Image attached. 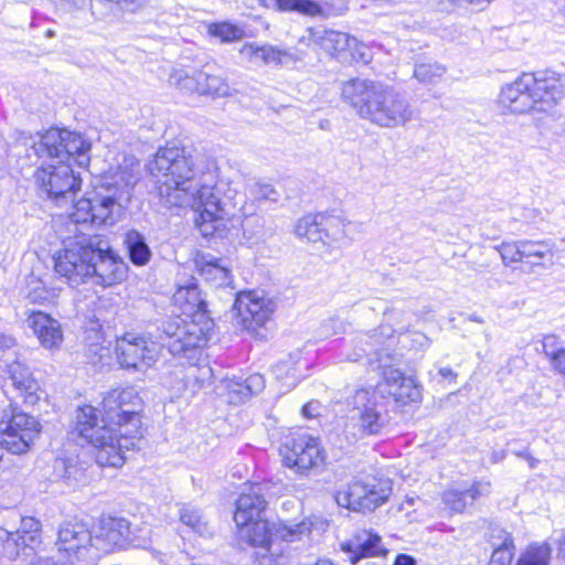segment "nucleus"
Returning a JSON list of instances; mask_svg holds the SVG:
<instances>
[{"label":"nucleus","instance_id":"f257e3e1","mask_svg":"<svg viewBox=\"0 0 565 565\" xmlns=\"http://www.w3.org/2000/svg\"><path fill=\"white\" fill-rule=\"evenodd\" d=\"M147 167L164 206H191L203 236H223L234 221L236 191L218 179L213 159H194L184 148L166 146Z\"/></svg>","mask_w":565,"mask_h":565},{"label":"nucleus","instance_id":"f03ea898","mask_svg":"<svg viewBox=\"0 0 565 565\" xmlns=\"http://www.w3.org/2000/svg\"><path fill=\"white\" fill-rule=\"evenodd\" d=\"M138 404L132 391H108L100 407H77L72 434L94 448L98 466L121 467L125 452L138 448L142 438Z\"/></svg>","mask_w":565,"mask_h":565},{"label":"nucleus","instance_id":"7ed1b4c3","mask_svg":"<svg viewBox=\"0 0 565 565\" xmlns=\"http://www.w3.org/2000/svg\"><path fill=\"white\" fill-rule=\"evenodd\" d=\"M30 140L26 157L43 160L35 172L41 190L57 206L73 202L82 181L71 168L70 160L73 159L79 167L88 166L90 143L79 134L58 128Z\"/></svg>","mask_w":565,"mask_h":565},{"label":"nucleus","instance_id":"20e7f679","mask_svg":"<svg viewBox=\"0 0 565 565\" xmlns=\"http://www.w3.org/2000/svg\"><path fill=\"white\" fill-rule=\"evenodd\" d=\"M342 97L361 119L380 128L404 127L415 119L407 98L381 82L350 79L342 85Z\"/></svg>","mask_w":565,"mask_h":565},{"label":"nucleus","instance_id":"39448f33","mask_svg":"<svg viewBox=\"0 0 565 565\" xmlns=\"http://www.w3.org/2000/svg\"><path fill=\"white\" fill-rule=\"evenodd\" d=\"M138 180V171L134 168H119L74 204L67 225L75 228L89 224L114 225L130 202L132 189Z\"/></svg>","mask_w":565,"mask_h":565},{"label":"nucleus","instance_id":"423d86ee","mask_svg":"<svg viewBox=\"0 0 565 565\" xmlns=\"http://www.w3.org/2000/svg\"><path fill=\"white\" fill-rule=\"evenodd\" d=\"M564 97V84L561 74L543 70L524 73L513 83L504 86L500 103L514 114L532 110L548 111Z\"/></svg>","mask_w":565,"mask_h":565},{"label":"nucleus","instance_id":"0eeeda50","mask_svg":"<svg viewBox=\"0 0 565 565\" xmlns=\"http://www.w3.org/2000/svg\"><path fill=\"white\" fill-rule=\"evenodd\" d=\"M200 320H183L180 317L170 318L162 322L161 330L166 335L167 345L173 355H186L205 345L210 339L213 322L204 320V316H199Z\"/></svg>","mask_w":565,"mask_h":565},{"label":"nucleus","instance_id":"6e6552de","mask_svg":"<svg viewBox=\"0 0 565 565\" xmlns=\"http://www.w3.org/2000/svg\"><path fill=\"white\" fill-rule=\"evenodd\" d=\"M88 239L90 235L83 233L65 237L63 249L54 256L55 273L65 278L72 287L85 282L89 277L93 252L88 247Z\"/></svg>","mask_w":565,"mask_h":565},{"label":"nucleus","instance_id":"1a4fd4ad","mask_svg":"<svg viewBox=\"0 0 565 565\" xmlns=\"http://www.w3.org/2000/svg\"><path fill=\"white\" fill-rule=\"evenodd\" d=\"M148 534L147 526L132 524L125 518H102L94 533L95 553L90 557L97 559L102 553H109L115 547H122L127 544L139 545L147 541Z\"/></svg>","mask_w":565,"mask_h":565},{"label":"nucleus","instance_id":"9d476101","mask_svg":"<svg viewBox=\"0 0 565 565\" xmlns=\"http://www.w3.org/2000/svg\"><path fill=\"white\" fill-rule=\"evenodd\" d=\"M115 351L121 367L145 372L158 361L161 345L147 334L126 333L117 340Z\"/></svg>","mask_w":565,"mask_h":565},{"label":"nucleus","instance_id":"9b49d317","mask_svg":"<svg viewBox=\"0 0 565 565\" xmlns=\"http://www.w3.org/2000/svg\"><path fill=\"white\" fill-rule=\"evenodd\" d=\"M88 247L93 252L88 278L103 286H113L125 279L127 265L110 247L108 241L98 235H90Z\"/></svg>","mask_w":565,"mask_h":565},{"label":"nucleus","instance_id":"f8f14e48","mask_svg":"<svg viewBox=\"0 0 565 565\" xmlns=\"http://www.w3.org/2000/svg\"><path fill=\"white\" fill-rule=\"evenodd\" d=\"M238 527L242 536L250 545L263 547L266 551L270 550L274 534L282 541L297 542L311 533V524L307 522L270 524L267 518L252 521Z\"/></svg>","mask_w":565,"mask_h":565},{"label":"nucleus","instance_id":"ddd939ff","mask_svg":"<svg viewBox=\"0 0 565 565\" xmlns=\"http://www.w3.org/2000/svg\"><path fill=\"white\" fill-rule=\"evenodd\" d=\"M282 462L300 475L324 466L327 454L318 438L302 434L287 440L280 448Z\"/></svg>","mask_w":565,"mask_h":565},{"label":"nucleus","instance_id":"4468645a","mask_svg":"<svg viewBox=\"0 0 565 565\" xmlns=\"http://www.w3.org/2000/svg\"><path fill=\"white\" fill-rule=\"evenodd\" d=\"M40 433L38 419L22 412L0 420V445L12 454L26 452Z\"/></svg>","mask_w":565,"mask_h":565},{"label":"nucleus","instance_id":"2eb2a0df","mask_svg":"<svg viewBox=\"0 0 565 565\" xmlns=\"http://www.w3.org/2000/svg\"><path fill=\"white\" fill-rule=\"evenodd\" d=\"M391 487L386 483L364 484L352 482L345 489L335 493L334 499L339 507L355 512L373 511L383 504L391 494Z\"/></svg>","mask_w":565,"mask_h":565},{"label":"nucleus","instance_id":"dca6fc26","mask_svg":"<svg viewBox=\"0 0 565 565\" xmlns=\"http://www.w3.org/2000/svg\"><path fill=\"white\" fill-rule=\"evenodd\" d=\"M234 309L245 329L256 330L270 319L276 306L263 291H247L236 296Z\"/></svg>","mask_w":565,"mask_h":565},{"label":"nucleus","instance_id":"f3484780","mask_svg":"<svg viewBox=\"0 0 565 565\" xmlns=\"http://www.w3.org/2000/svg\"><path fill=\"white\" fill-rule=\"evenodd\" d=\"M56 546L60 552H65L70 557L94 561L90 557L95 553L94 534L84 522H64L57 533Z\"/></svg>","mask_w":565,"mask_h":565},{"label":"nucleus","instance_id":"a211bd4d","mask_svg":"<svg viewBox=\"0 0 565 565\" xmlns=\"http://www.w3.org/2000/svg\"><path fill=\"white\" fill-rule=\"evenodd\" d=\"M243 61L254 65H289L302 60V55L280 50L270 44H259L257 42H247L238 50Z\"/></svg>","mask_w":565,"mask_h":565},{"label":"nucleus","instance_id":"6ab92c4d","mask_svg":"<svg viewBox=\"0 0 565 565\" xmlns=\"http://www.w3.org/2000/svg\"><path fill=\"white\" fill-rule=\"evenodd\" d=\"M307 34L299 39V44L317 45L332 56H340L353 50L358 41L348 33L327 30L322 26L307 29Z\"/></svg>","mask_w":565,"mask_h":565},{"label":"nucleus","instance_id":"aec40b11","mask_svg":"<svg viewBox=\"0 0 565 565\" xmlns=\"http://www.w3.org/2000/svg\"><path fill=\"white\" fill-rule=\"evenodd\" d=\"M264 491V484L255 483L247 491L241 493L234 513V521L237 526L266 518L267 501Z\"/></svg>","mask_w":565,"mask_h":565},{"label":"nucleus","instance_id":"412c9836","mask_svg":"<svg viewBox=\"0 0 565 565\" xmlns=\"http://www.w3.org/2000/svg\"><path fill=\"white\" fill-rule=\"evenodd\" d=\"M341 551L351 565H356L362 558L386 552L381 544V536L366 530H359L349 540L342 542Z\"/></svg>","mask_w":565,"mask_h":565},{"label":"nucleus","instance_id":"4be33fe9","mask_svg":"<svg viewBox=\"0 0 565 565\" xmlns=\"http://www.w3.org/2000/svg\"><path fill=\"white\" fill-rule=\"evenodd\" d=\"M26 321L45 349L60 348L63 342V331L57 320L44 312L36 311L32 312Z\"/></svg>","mask_w":565,"mask_h":565},{"label":"nucleus","instance_id":"5701e85b","mask_svg":"<svg viewBox=\"0 0 565 565\" xmlns=\"http://www.w3.org/2000/svg\"><path fill=\"white\" fill-rule=\"evenodd\" d=\"M199 275L214 287H227L232 285L231 270L223 260L205 253H200L194 259Z\"/></svg>","mask_w":565,"mask_h":565},{"label":"nucleus","instance_id":"b1692460","mask_svg":"<svg viewBox=\"0 0 565 565\" xmlns=\"http://www.w3.org/2000/svg\"><path fill=\"white\" fill-rule=\"evenodd\" d=\"M358 424L365 435H377L388 424V415L376 404H367L359 411Z\"/></svg>","mask_w":565,"mask_h":565},{"label":"nucleus","instance_id":"393cba45","mask_svg":"<svg viewBox=\"0 0 565 565\" xmlns=\"http://www.w3.org/2000/svg\"><path fill=\"white\" fill-rule=\"evenodd\" d=\"M125 245L134 265L145 266L149 263L152 255L151 249L141 233L136 230L128 231L125 236Z\"/></svg>","mask_w":565,"mask_h":565},{"label":"nucleus","instance_id":"a878e982","mask_svg":"<svg viewBox=\"0 0 565 565\" xmlns=\"http://www.w3.org/2000/svg\"><path fill=\"white\" fill-rule=\"evenodd\" d=\"M179 519L182 524L191 529L194 533L205 535L209 533L207 522L202 511L191 504H179Z\"/></svg>","mask_w":565,"mask_h":565},{"label":"nucleus","instance_id":"bb28decb","mask_svg":"<svg viewBox=\"0 0 565 565\" xmlns=\"http://www.w3.org/2000/svg\"><path fill=\"white\" fill-rule=\"evenodd\" d=\"M295 233L299 238L311 243L323 242L320 214H308L298 220Z\"/></svg>","mask_w":565,"mask_h":565},{"label":"nucleus","instance_id":"cd10ccee","mask_svg":"<svg viewBox=\"0 0 565 565\" xmlns=\"http://www.w3.org/2000/svg\"><path fill=\"white\" fill-rule=\"evenodd\" d=\"M54 472L68 483L82 481L85 477V468L77 458H57Z\"/></svg>","mask_w":565,"mask_h":565},{"label":"nucleus","instance_id":"c85d7f7f","mask_svg":"<svg viewBox=\"0 0 565 565\" xmlns=\"http://www.w3.org/2000/svg\"><path fill=\"white\" fill-rule=\"evenodd\" d=\"M244 243L252 246L263 241L266 235L265 220L263 216L252 214L241 222Z\"/></svg>","mask_w":565,"mask_h":565},{"label":"nucleus","instance_id":"c756f323","mask_svg":"<svg viewBox=\"0 0 565 565\" xmlns=\"http://www.w3.org/2000/svg\"><path fill=\"white\" fill-rule=\"evenodd\" d=\"M173 299L175 303L184 306V312L189 313L201 310L204 305L198 286L194 282L180 287L174 294Z\"/></svg>","mask_w":565,"mask_h":565},{"label":"nucleus","instance_id":"7c9ffc66","mask_svg":"<svg viewBox=\"0 0 565 565\" xmlns=\"http://www.w3.org/2000/svg\"><path fill=\"white\" fill-rule=\"evenodd\" d=\"M41 523L32 516L21 519V524L15 533L20 534V544L22 547L35 548L40 544Z\"/></svg>","mask_w":565,"mask_h":565},{"label":"nucleus","instance_id":"2f4dec72","mask_svg":"<svg viewBox=\"0 0 565 565\" xmlns=\"http://www.w3.org/2000/svg\"><path fill=\"white\" fill-rule=\"evenodd\" d=\"M199 79L202 82L201 86L199 87L200 95L223 97L230 93L228 84L218 75H211L200 71Z\"/></svg>","mask_w":565,"mask_h":565},{"label":"nucleus","instance_id":"473e14b6","mask_svg":"<svg viewBox=\"0 0 565 565\" xmlns=\"http://www.w3.org/2000/svg\"><path fill=\"white\" fill-rule=\"evenodd\" d=\"M551 547L547 544H531L519 557L516 565H548Z\"/></svg>","mask_w":565,"mask_h":565},{"label":"nucleus","instance_id":"72a5a7b5","mask_svg":"<svg viewBox=\"0 0 565 565\" xmlns=\"http://www.w3.org/2000/svg\"><path fill=\"white\" fill-rule=\"evenodd\" d=\"M521 256L524 258L544 259L553 256L554 244L547 241L520 239Z\"/></svg>","mask_w":565,"mask_h":565},{"label":"nucleus","instance_id":"f704fd0d","mask_svg":"<svg viewBox=\"0 0 565 565\" xmlns=\"http://www.w3.org/2000/svg\"><path fill=\"white\" fill-rule=\"evenodd\" d=\"M209 34L218 38L224 43H230L244 39L245 30L230 22H218L209 25Z\"/></svg>","mask_w":565,"mask_h":565},{"label":"nucleus","instance_id":"c9c22d12","mask_svg":"<svg viewBox=\"0 0 565 565\" xmlns=\"http://www.w3.org/2000/svg\"><path fill=\"white\" fill-rule=\"evenodd\" d=\"M10 385L14 388H31L34 382L30 369L21 362H13L7 370Z\"/></svg>","mask_w":565,"mask_h":565},{"label":"nucleus","instance_id":"e433bc0d","mask_svg":"<svg viewBox=\"0 0 565 565\" xmlns=\"http://www.w3.org/2000/svg\"><path fill=\"white\" fill-rule=\"evenodd\" d=\"M382 376L384 383L388 386H397L398 388H417L418 383L413 375L406 376L401 370L395 367H383Z\"/></svg>","mask_w":565,"mask_h":565},{"label":"nucleus","instance_id":"4c0bfd02","mask_svg":"<svg viewBox=\"0 0 565 565\" xmlns=\"http://www.w3.org/2000/svg\"><path fill=\"white\" fill-rule=\"evenodd\" d=\"M281 11H296L306 15H318L321 13L320 6L312 0H276Z\"/></svg>","mask_w":565,"mask_h":565},{"label":"nucleus","instance_id":"58836bf2","mask_svg":"<svg viewBox=\"0 0 565 565\" xmlns=\"http://www.w3.org/2000/svg\"><path fill=\"white\" fill-rule=\"evenodd\" d=\"M320 214V221L322 226V235L323 239L329 238L331 241H339L344 236V224L341 217L326 214V213H319Z\"/></svg>","mask_w":565,"mask_h":565},{"label":"nucleus","instance_id":"ea45409f","mask_svg":"<svg viewBox=\"0 0 565 565\" xmlns=\"http://www.w3.org/2000/svg\"><path fill=\"white\" fill-rule=\"evenodd\" d=\"M445 73V68L437 63H423L416 65L414 76L424 84H433L439 81Z\"/></svg>","mask_w":565,"mask_h":565},{"label":"nucleus","instance_id":"a19ab883","mask_svg":"<svg viewBox=\"0 0 565 565\" xmlns=\"http://www.w3.org/2000/svg\"><path fill=\"white\" fill-rule=\"evenodd\" d=\"M299 352L290 354V361H280L275 365L274 373L281 385L294 387L298 384L296 382L295 370L292 371V373H290V363H296V360H299Z\"/></svg>","mask_w":565,"mask_h":565},{"label":"nucleus","instance_id":"79ce46f5","mask_svg":"<svg viewBox=\"0 0 565 565\" xmlns=\"http://www.w3.org/2000/svg\"><path fill=\"white\" fill-rule=\"evenodd\" d=\"M443 501L456 513L463 512L467 507L471 505L466 490L449 489L444 492Z\"/></svg>","mask_w":565,"mask_h":565},{"label":"nucleus","instance_id":"37998d69","mask_svg":"<svg viewBox=\"0 0 565 565\" xmlns=\"http://www.w3.org/2000/svg\"><path fill=\"white\" fill-rule=\"evenodd\" d=\"M494 248L500 253L502 263L505 266L522 262L520 241L503 242Z\"/></svg>","mask_w":565,"mask_h":565},{"label":"nucleus","instance_id":"c03bdc74","mask_svg":"<svg viewBox=\"0 0 565 565\" xmlns=\"http://www.w3.org/2000/svg\"><path fill=\"white\" fill-rule=\"evenodd\" d=\"M513 548L512 539H505L503 543L492 552L488 565H511Z\"/></svg>","mask_w":565,"mask_h":565},{"label":"nucleus","instance_id":"a18cd8bd","mask_svg":"<svg viewBox=\"0 0 565 565\" xmlns=\"http://www.w3.org/2000/svg\"><path fill=\"white\" fill-rule=\"evenodd\" d=\"M199 73L200 71L193 72L192 75H189L184 72L177 73L173 78L175 79V85L179 87L180 90H183L185 93H198L199 94V87L201 86L202 82L199 79Z\"/></svg>","mask_w":565,"mask_h":565},{"label":"nucleus","instance_id":"49530a36","mask_svg":"<svg viewBox=\"0 0 565 565\" xmlns=\"http://www.w3.org/2000/svg\"><path fill=\"white\" fill-rule=\"evenodd\" d=\"M211 369L209 366L199 367L195 365H191L186 370V382L185 387L188 386H205L210 385V383H206L205 380L210 379L211 375Z\"/></svg>","mask_w":565,"mask_h":565},{"label":"nucleus","instance_id":"de8ad7c7","mask_svg":"<svg viewBox=\"0 0 565 565\" xmlns=\"http://www.w3.org/2000/svg\"><path fill=\"white\" fill-rule=\"evenodd\" d=\"M58 296V290L55 288H46L43 281H39L38 286L30 290L28 298L34 303L52 302Z\"/></svg>","mask_w":565,"mask_h":565},{"label":"nucleus","instance_id":"09e8293b","mask_svg":"<svg viewBox=\"0 0 565 565\" xmlns=\"http://www.w3.org/2000/svg\"><path fill=\"white\" fill-rule=\"evenodd\" d=\"M0 542L3 543V548L7 551L10 557L19 554L20 544V534L8 531L3 527H0Z\"/></svg>","mask_w":565,"mask_h":565},{"label":"nucleus","instance_id":"8fccbe9b","mask_svg":"<svg viewBox=\"0 0 565 565\" xmlns=\"http://www.w3.org/2000/svg\"><path fill=\"white\" fill-rule=\"evenodd\" d=\"M542 352L550 360L552 366H556V359L561 355L562 352H565V349L556 347V338L554 335L544 337L542 341Z\"/></svg>","mask_w":565,"mask_h":565},{"label":"nucleus","instance_id":"3c124183","mask_svg":"<svg viewBox=\"0 0 565 565\" xmlns=\"http://www.w3.org/2000/svg\"><path fill=\"white\" fill-rule=\"evenodd\" d=\"M471 505L480 498L488 497L491 492V483L484 480H477L469 489H466Z\"/></svg>","mask_w":565,"mask_h":565},{"label":"nucleus","instance_id":"603ef678","mask_svg":"<svg viewBox=\"0 0 565 565\" xmlns=\"http://www.w3.org/2000/svg\"><path fill=\"white\" fill-rule=\"evenodd\" d=\"M250 192L257 200L276 202L279 196L275 188L268 183L257 182L252 186Z\"/></svg>","mask_w":565,"mask_h":565},{"label":"nucleus","instance_id":"864d4df0","mask_svg":"<svg viewBox=\"0 0 565 565\" xmlns=\"http://www.w3.org/2000/svg\"><path fill=\"white\" fill-rule=\"evenodd\" d=\"M233 385L239 386L241 388H264L265 380L262 374L255 373L246 379L237 377L233 380Z\"/></svg>","mask_w":565,"mask_h":565},{"label":"nucleus","instance_id":"5fc2aeb1","mask_svg":"<svg viewBox=\"0 0 565 565\" xmlns=\"http://www.w3.org/2000/svg\"><path fill=\"white\" fill-rule=\"evenodd\" d=\"M394 399L401 405L417 403L420 401V391H397L394 394Z\"/></svg>","mask_w":565,"mask_h":565},{"label":"nucleus","instance_id":"6e6d98bb","mask_svg":"<svg viewBox=\"0 0 565 565\" xmlns=\"http://www.w3.org/2000/svg\"><path fill=\"white\" fill-rule=\"evenodd\" d=\"M437 375L440 377L437 382L438 385L447 386L456 383L457 373H455L450 367H440Z\"/></svg>","mask_w":565,"mask_h":565},{"label":"nucleus","instance_id":"4d7b16f0","mask_svg":"<svg viewBox=\"0 0 565 565\" xmlns=\"http://www.w3.org/2000/svg\"><path fill=\"white\" fill-rule=\"evenodd\" d=\"M520 220L527 224H535L542 220V213L537 209L524 207L521 212Z\"/></svg>","mask_w":565,"mask_h":565},{"label":"nucleus","instance_id":"13d9d810","mask_svg":"<svg viewBox=\"0 0 565 565\" xmlns=\"http://www.w3.org/2000/svg\"><path fill=\"white\" fill-rule=\"evenodd\" d=\"M320 407L319 402L311 401L302 406L301 412L306 418H315L319 415Z\"/></svg>","mask_w":565,"mask_h":565},{"label":"nucleus","instance_id":"bf43d9fd","mask_svg":"<svg viewBox=\"0 0 565 565\" xmlns=\"http://www.w3.org/2000/svg\"><path fill=\"white\" fill-rule=\"evenodd\" d=\"M87 6V0H62V7L68 11L82 10Z\"/></svg>","mask_w":565,"mask_h":565},{"label":"nucleus","instance_id":"052dcab7","mask_svg":"<svg viewBox=\"0 0 565 565\" xmlns=\"http://www.w3.org/2000/svg\"><path fill=\"white\" fill-rule=\"evenodd\" d=\"M383 335L391 339L393 337V330L390 327L382 326V327H380L379 330H375L370 338L374 339L375 343H381V340L379 337H383Z\"/></svg>","mask_w":565,"mask_h":565},{"label":"nucleus","instance_id":"680f3d73","mask_svg":"<svg viewBox=\"0 0 565 565\" xmlns=\"http://www.w3.org/2000/svg\"><path fill=\"white\" fill-rule=\"evenodd\" d=\"M14 344H15V340L12 337L0 332V350L10 349Z\"/></svg>","mask_w":565,"mask_h":565},{"label":"nucleus","instance_id":"e2e57ef3","mask_svg":"<svg viewBox=\"0 0 565 565\" xmlns=\"http://www.w3.org/2000/svg\"><path fill=\"white\" fill-rule=\"evenodd\" d=\"M394 565H416V563L412 556L406 554H399L396 557Z\"/></svg>","mask_w":565,"mask_h":565},{"label":"nucleus","instance_id":"0e129e2a","mask_svg":"<svg viewBox=\"0 0 565 565\" xmlns=\"http://www.w3.org/2000/svg\"><path fill=\"white\" fill-rule=\"evenodd\" d=\"M31 565H66L64 563H58L53 561L50 557H38Z\"/></svg>","mask_w":565,"mask_h":565},{"label":"nucleus","instance_id":"69168bd1","mask_svg":"<svg viewBox=\"0 0 565 565\" xmlns=\"http://www.w3.org/2000/svg\"><path fill=\"white\" fill-rule=\"evenodd\" d=\"M554 369L565 376V351L556 359V366Z\"/></svg>","mask_w":565,"mask_h":565},{"label":"nucleus","instance_id":"338daca9","mask_svg":"<svg viewBox=\"0 0 565 565\" xmlns=\"http://www.w3.org/2000/svg\"><path fill=\"white\" fill-rule=\"evenodd\" d=\"M299 565H334L331 562L319 559V561H308L300 563Z\"/></svg>","mask_w":565,"mask_h":565},{"label":"nucleus","instance_id":"774afa93","mask_svg":"<svg viewBox=\"0 0 565 565\" xmlns=\"http://www.w3.org/2000/svg\"><path fill=\"white\" fill-rule=\"evenodd\" d=\"M38 398H39V396H36L35 391L29 392L28 395L25 396V399L29 401L30 403H33Z\"/></svg>","mask_w":565,"mask_h":565}]
</instances>
